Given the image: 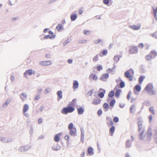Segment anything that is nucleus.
<instances>
[{"instance_id": "nucleus-1", "label": "nucleus", "mask_w": 157, "mask_h": 157, "mask_svg": "<svg viewBox=\"0 0 157 157\" xmlns=\"http://www.w3.org/2000/svg\"><path fill=\"white\" fill-rule=\"evenodd\" d=\"M134 74V70L132 68H130L124 72V76L126 78H128L130 81H132Z\"/></svg>"}, {"instance_id": "nucleus-2", "label": "nucleus", "mask_w": 157, "mask_h": 157, "mask_svg": "<svg viewBox=\"0 0 157 157\" xmlns=\"http://www.w3.org/2000/svg\"><path fill=\"white\" fill-rule=\"evenodd\" d=\"M153 86L152 83L148 84L145 88L144 90L147 91V92L151 95L155 94V91L153 90Z\"/></svg>"}, {"instance_id": "nucleus-3", "label": "nucleus", "mask_w": 157, "mask_h": 157, "mask_svg": "<svg viewBox=\"0 0 157 157\" xmlns=\"http://www.w3.org/2000/svg\"><path fill=\"white\" fill-rule=\"evenodd\" d=\"M138 52V48L136 46H133L131 48H129V52L130 54H136Z\"/></svg>"}, {"instance_id": "nucleus-4", "label": "nucleus", "mask_w": 157, "mask_h": 157, "mask_svg": "<svg viewBox=\"0 0 157 157\" xmlns=\"http://www.w3.org/2000/svg\"><path fill=\"white\" fill-rule=\"evenodd\" d=\"M99 91L100 92L99 93H98V96L101 98H103L105 95V94L106 92V90L105 89L102 88H100L99 89Z\"/></svg>"}, {"instance_id": "nucleus-5", "label": "nucleus", "mask_w": 157, "mask_h": 157, "mask_svg": "<svg viewBox=\"0 0 157 157\" xmlns=\"http://www.w3.org/2000/svg\"><path fill=\"white\" fill-rule=\"evenodd\" d=\"M31 147V146H28V145L21 146L20 147L19 149L21 152H25L30 149Z\"/></svg>"}, {"instance_id": "nucleus-6", "label": "nucleus", "mask_w": 157, "mask_h": 157, "mask_svg": "<svg viewBox=\"0 0 157 157\" xmlns=\"http://www.w3.org/2000/svg\"><path fill=\"white\" fill-rule=\"evenodd\" d=\"M109 75L108 73H105L102 74L99 78V79L102 81H106V79L109 77Z\"/></svg>"}, {"instance_id": "nucleus-7", "label": "nucleus", "mask_w": 157, "mask_h": 157, "mask_svg": "<svg viewBox=\"0 0 157 157\" xmlns=\"http://www.w3.org/2000/svg\"><path fill=\"white\" fill-rule=\"evenodd\" d=\"M94 154V149L91 147H88L87 149L86 155L87 156H92Z\"/></svg>"}, {"instance_id": "nucleus-8", "label": "nucleus", "mask_w": 157, "mask_h": 157, "mask_svg": "<svg viewBox=\"0 0 157 157\" xmlns=\"http://www.w3.org/2000/svg\"><path fill=\"white\" fill-rule=\"evenodd\" d=\"M27 74L31 76L33 74V70L32 69H29L26 70L24 73V76L25 78H27Z\"/></svg>"}, {"instance_id": "nucleus-9", "label": "nucleus", "mask_w": 157, "mask_h": 157, "mask_svg": "<svg viewBox=\"0 0 157 157\" xmlns=\"http://www.w3.org/2000/svg\"><path fill=\"white\" fill-rule=\"evenodd\" d=\"M151 128H149L147 132V140L148 141H150L151 138L152 136V132L151 131Z\"/></svg>"}, {"instance_id": "nucleus-10", "label": "nucleus", "mask_w": 157, "mask_h": 157, "mask_svg": "<svg viewBox=\"0 0 157 157\" xmlns=\"http://www.w3.org/2000/svg\"><path fill=\"white\" fill-rule=\"evenodd\" d=\"M101 100L99 98H94L92 101L93 104L95 105H97L100 104L101 102Z\"/></svg>"}, {"instance_id": "nucleus-11", "label": "nucleus", "mask_w": 157, "mask_h": 157, "mask_svg": "<svg viewBox=\"0 0 157 157\" xmlns=\"http://www.w3.org/2000/svg\"><path fill=\"white\" fill-rule=\"evenodd\" d=\"M62 135V132H60L58 134H56L54 137V141L56 142H59L60 140V136Z\"/></svg>"}, {"instance_id": "nucleus-12", "label": "nucleus", "mask_w": 157, "mask_h": 157, "mask_svg": "<svg viewBox=\"0 0 157 157\" xmlns=\"http://www.w3.org/2000/svg\"><path fill=\"white\" fill-rule=\"evenodd\" d=\"M103 2L104 4L109 6H111L113 3L112 0H103Z\"/></svg>"}, {"instance_id": "nucleus-13", "label": "nucleus", "mask_w": 157, "mask_h": 157, "mask_svg": "<svg viewBox=\"0 0 157 157\" xmlns=\"http://www.w3.org/2000/svg\"><path fill=\"white\" fill-rule=\"evenodd\" d=\"M69 134L71 136H76V129L75 127L73 128V130H69Z\"/></svg>"}, {"instance_id": "nucleus-14", "label": "nucleus", "mask_w": 157, "mask_h": 157, "mask_svg": "<svg viewBox=\"0 0 157 157\" xmlns=\"http://www.w3.org/2000/svg\"><path fill=\"white\" fill-rule=\"evenodd\" d=\"M80 131L81 132V141L82 142V143L84 141V131L83 128H80Z\"/></svg>"}, {"instance_id": "nucleus-15", "label": "nucleus", "mask_w": 157, "mask_h": 157, "mask_svg": "<svg viewBox=\"0 0 157 157\" xmlns=\"http://www.w3.org/2000/svg\"><path fill=\"white\" fill-rule=\"evenodd\" d=\"M79 86V83L77 80H74L73 83V88L76 89H77Z\"/></svg>"}, {"instance_id": "nucleus-16", "label": "nucleus", "mask_w": 157, "mask_h": 157, "mask_svg": "<svg viewBox=\"0 0 157 157\" xmlns=\"http://www.w3.org/2000/svg\"><path fill=\"white\" fill-rule=\"evenodd\" d=\"M56 94L58 96L57 100L59 101L62 98V90H59L57 92Z\"/></svg>"}, {"instance_id": "nucleus-17", "label": "nucleus", "mask_w": 157, "mask_h": 157, "mask_svg": "<svg viewBox=\"0 0 157 157\" xmlns=\"http://www.w3.org/2000/svg\"><path fill=\"white\" fill-rule=\"evenodd\" d=\"M77 110L78 113L79 115L82 114L84 111V109L82 107H77Z\"/></svg>"}, {"instance_id": "nucleus-18", "label": "nucleus", "mask_w": 157, "mask_h": 157, "mask_svg": "<svg viewBox=\"0 0 157 157\" xmlns=\"http://www.w3.org/2000/svg\"><path fill=\"white\" fill-rule=\"evenodd\" d=\"M61 113L64 114H67L68 113L69 110L67 105V107L63 108L62 110H61Z\"/></svg>"}, {"instance_id": "nucleus-19", "label": "nucleus", "mask_w": 157, "mask_h": 157, "mask_svg": "<svg viewBox=\"0 0 157 157\" xmlns=\"http://www.w3.org/2000/svg\"><path fill=\"white\" fill-rule=\"evenodd\" d=\"M141 87L140 85H139V84H137L136 85L134 88V90L135 94H136L135 90H136L137 92H140L141 91Z\"/></svg>"}, {"instance_id": "nucleus-20", "label": "nucleus", "mask_w": 157, "mask_h": 157, "mask_svg": "<svg viewBox=\"0 0 157 157\" xmlns=\"http://www.w3.org/2000/svg\"><path fill=\"white\" fill-rule=\"evenodd\" d=\"M103 107L104 108V110L105 112L107 111L109 108L108 103L106 102H105L103 104Z\"/></svg>"}, {"instance_id": "nucleus-21", "label": "nucleus", "mask_w": 157, "mask_h": 157, "mask_svg": "<svg viewBox=\"0 0 157 157\" xmlns=\"http://www.w3.org/2000/svg\"><path fill=\"white\" fill-rule=\"evenodd\" d=\"M56 37V35H50L49 34H48L44 36V39H45V40L54 39Z\"/></svg>"}, {"instance_id": "nucleus-22", "label": "nucleus", "mask_w": 157, "mask_h": 157, "mask_svg": "<svg viewBox=\"0 0 157 157\" xmlns=\"http://www.w3.org/2000/svg\"><path fill=\"white\" fill-rule=\"evenodd\" d=\"M60 148L61 146L58 144H57L56 145H53L52 147V150L55 151H58L60 149Z\"/></svg>"}, {"instance_id": "nucleus-23", "label": "nucleus", "mask_w": 157, "mask_h": 157, "mask_svg": "<svg viewBox=\"0 0 157 157\" xmlns=\"http://www.w3.org/2000/svg\"><path fill=\"white\" fill-rule=\"evenodd\" d=\"M89 78H92L93 80L96 81L98 79V76L95 74L92 73L89 75Z\"/></svg>"}, {"instance_id": "nucleus-24", "label": "nucleus", "mask_w": 157, "mask_h": 157, "mask_svg": "<svg viewBox=\"0 0 157 157\" xmlns=\"http://www.w3.org/2000/svg\"><path fill=\"white\" fill-rule=\"evenodd\" d=\"M67 107L68 108L69 113H71L75 110V108L74 106H72L71 105L68 104Z\"/></svg>"}, {"instance_id": "nucleus-25", "label": "nucleus", "mask_w": 157, "mask_h": 157, "mask_svg": "<svg viewBox=\"0 0 157 157\" xmlns=\"http://www.w3.org/2000/svg\"><path fill=\"white\" fill-rule=\"evenodd\" d=\"M78 15L76 13H72L71 15V21H74L77 18Z\"/></svg>"}, {"instance_id": "nucleus-26", "label": "nucleus", "mask_w": 157, "mask_h": 157, "mask_svg": "<svg viewBox=\"0 0 157 157\" xmlns=\"http://www.w3.org/2000/svg\"><path fill=\"white\" fill-rule=\"evenodd\" d=\"M115 130V127L114 126H112L109 128V134L111 136H112Z\"/></svg>"}, {"instance_id": "nucleus-27", "label": "nucleus", "mask_w": 157, "mask_h": 157, "mask_svg": "<svg viewBox=\"0 0 157 157\" xmlns=\"http://www.w3.org/2000/svg\"><path fill=\"white\" fill-rule=\"evenodd\" d=\"M116 103V100L115 98H113V99L111 100L109 102V105L110 106V108L111 109L113 108Z\"/></svg>"}, {"instance_id": "nucleus-28", "label": "nucleus", "mask_w": 157, "mask_h": 157, "mask_svg": "<svg viewBox=\"0 0 157 157\" xmlns=\"http://www.w3.org/2000/svg\"><path fill=\"white\" fill-rule=\"evenodd\" d=\"M139 69L141 73H144L146 72V71L145 69V67L143 64L140 66Z\"/></svg>"}, {"instance_id": "nucleus-29", "label": "nucleus", "mask_w": 157, "mask_h": 157, "mask_svg": "<svg viewBox=\"0 0 157 157\" xmlns=\"http://www.w3.org/2000/svg\"><path fill=\"white\" fill-rule=\"evenodd\" d=\"M20 98L21 99L22 101H24L25 100L23 98L24 97V98L26 99L27 97V94L25 93H22V94H20Z\"/></svg>"}, {"instance_id": "nucleus-30", "label": "nucleus", "mask_w": 157, "mask_h": 157, "mask_svg": "<svg viewBox=\"0 0 157 157\" xmlns=\"http://www.w3.org/2000/svg\"><path fill=\"white\" fill-rule=\"evenodd\" d=\"M129 27L134 30H138L140 28V25L139 26L135 25H130Z\"/></svg>"}, {"instance_id": "nucleus-31", "label": "nucleus", "mask_w": 157, "mask_h": 157, "mask_svg": "<svg viewBox=\"0 0 157 157\" xmlns=\"http://www.w3.org/2000/svg\"><path fill=\"white\" fill-rule=\"evenodd\" d=\"M29 109V106L28 104H25L23 106V113H25L27 112Z\"/></svg>"}, {"instance_id": "nucleus-32", "label": "nucleus", "mask_w": 157, "mask_h": 157, "mask_svg": "<svg viewBox=\"0 0 157 157\" xmlns=\"http://www.w3.org/2000/svg\"><path fill=\"white\" fill-rule=\"evenodd\" d=\"M152 56V58L154 59L157 56V52L155 50L151 51L150 53Z\"/></svg>"}, {"instance_id": "nucleus-33", "label": "nucleus", "mask_w": 157, "mask_h": 157, "mask_svg": "<svg viewBox=\"0 0 157 157\" xmlns=\"http://www.w3.org/2000/svg\"><path fill=\"white\" fill-rule=\"evenodd\" d=\"M121 92V90L120 89H118L116 90L115 92V96L117 98L119 97Z\"/></svg>"}, {"instance_id": "nucleus-34", "label": "nucleus", "mask_w": 157, "mask_h": 157, "mask_svg": "<svg viewBox=\"0 0 157 157\" xmlns=\"http://www.w3.org/2000/svg\"><path fill=\"white\" fill-rule=\"evenodd\" d=\"M145 77L144 75H141L140 76L138 79L139 83L141 84L143 82L144 79Z\"/></svg>"}, {"instance_id": "nucleus-35", "label": "nucleus", "mask_w": 157, "mask_h": 157, "mask_svg": "<svg viewBox=\"0 0 157 157\" xmlns=\"http://www.w3.org/2000/svg\"><path fill=\"white\" fill-rule=\"evenodd\" d=\"M144 132V129L141 132H140V134L139 135V138L140 140H144V137H143V135Z\"/></svg>"}, {"instance_id": "nucleus-36", "label": "nucleus", "mask_w": 157, "mask_h": 157, "mask_svg": "<svg viewBox=\"0 0 157 157\" xmlns=\"http://www.w3.org/2000/svg\"><path fill=\"white\" fill-rule=\"evenodd\" d=\"M114 94V92L113 90H112L110 91L108 94V96L109 98H114L113 97Z\"/></svg>"}, {"instance_id": "nucleus-37", "label": "nucleus", "mask_w": 157, "mask_h": 157, "mask_svg": "<svg viewBox=\"0 0 157 157\" xmlns=\"http://www.w3.org/2000/svg\"><path fill=\"white\" fill-rule=\"evenodd\" d=\"M63 26L60 24H59L56 27V29L59 32L60 31L63 29Z\"/></svg>"}, {"instance_id": "nucleus-38", "label": "nucleus", "mask_w": 157, "mask_h": 157, "mask_svg": "<svg viewBox=\"0 0 157 157\" xmlns=\"http://www.w3.org/2000/svg\"><path fill=\"white\" fill-rule=\"evenodd\" d=\"M142 122H137V123L138 125V131L140 132L141 129L142 128Z\"/></svg>"}, {"instance_id": "nucleus-39", "label": "nucleus", "mask_w": 157, "mask_h": 157, "mask_svg": "<svg viewBox=\"0 0 157 157\" xmlns=\"http://www.w3.org/2000/svg\"><path fill=\"white\" fill-rule=\"evenodd\" d=\"M76 101V99L75 98H74L73 99L72 101L70 102L68 104L71 105L72 106H74Z\"/></svg>"}, {"instance_id": "nucleus-40", "label": "nucleus", "mask_w": 157, "mask_h": 157, "mask_svg": "<svg viewBox=\"0 0 157 157\" xmlns=\"http://www.w3.org/2000/svg\"><path fill=\"white\" fill-rule=\"evenodd\" d=\"M146 59L148 61H150L152 58V56L150 54H148L146 55L145 56Z\"/></svg>"}, {"instance_id": "nucleus-41", "label": "nucleus", "mask_w": 157, "mask_h": 157, "mask_svg": "<svg viewBox=\"0 0 157 157\" xmlns=\"http://www.w3.org/2000/svg\"><path fill=\"white\" fill-rule=\"evenodd\" d=\"M120 88H123L125 86V83L121 79V81L119 83Z\"/></svg>"}, {"instance_id": "nucleus-42", "label": "nucleus", "mask_w": 157, "mask_h": 157, "mask_svg": "<svg viewBox=\"0 0 157 157\" xmlns=\"http://www.w3.org/2000/svg\"><path fill=\"white\" fill-rule=\"evenodd\" d=\"M106 71L107 72V73L108 74L109 73L112 75H113L114 74V71L112 68H109L106 70Z\"/></svg>"}, {"instance_id": "nucleus-43", "label": "nucleus", "mask_w": 157, "mask_h": 157, "mask_svg": "<svg viewBox=\"0 0 157 157\" xmlns=\"http://www.w3.org/2000/svg\"><path fill=\"white\" fill-rule=\"evenodd\" d=\"M108 53V51L106 49H104L102 51V55L104 56H106ZM99 56H102V55L101 53H100L99 54Z\"/></svg>"}, {"instance_id": "nucleus-44", "label": "nucleus", "mask_w": 157, "mask_h": 157, "mask_svg": "<svg viewBox=\"0 0 157 157\" xmlns=\"http://www.w3.org/2000/svg\"><path fill=\"white\" fill-rule=\"evenodd\" d=\"M126 147H130L131 146V143L130 140H128L126 143Z\"/></svg>"}, {"instance_id": "nucleus-45", "label": "nucleus", "mask_w": 157, "mask_h": 157, "mask_svg": "<svg viewBox=\"0 0 157 157\" xmlns=\"http://www.w3.org/2000/svg\"><path fill=\"white\" fill-rule=\"evenodd\" d=\"M71 41V38H68L63 43V46H65L67 44L70 42Z\"/></svg>"}, {"instance_id": "nucleus-46", "label": "nucleus", "mask_w": 157, "mask_h": 157, "mask_svg": "<svg viewBox=\"0 0 157 157\" xmlns=\"http://www.w3.org/2000/svg\"><path fill=\"white\" fill-rule=\"evenodd\" d=\"M74 125L72 123H69L68 126V128L69 130L72 129L74 128Z\"/></svg>"}, {"instance_id": "nucleus-47", "label": "nucleus", "mask_w": 157, "mask_h": 157, "mask_svg": "<svg viewBox=\"0 0 157 157\" xmlns=\"http://www.w3.org/2000/svg\"><path fill=\"white\" fill-rule=\"evenodd\" d=\"M11 100H9L8 99L7 100H6V101H5V103H4L3 105V106L4 107L6 105V107L7 105L10 103V102H11Z\"/></svg>"}, {"instance_id": "nucleus-48", "label": "nucleus", "mask_w": 157, "mask_h": 157, "mask_svg": "<svg viewBox=\"0 0 157 157\" xmlns=\"http://www.w3.org/2000/svg\"><path fill=\"white\" fill-rule=\"evenodd\" d=\"M97 71H100L103 69V67L101 65H98L97 67Z\"/></svg>"}, {"instance_id": "nucleus-49", "label": "nucleus", "mask_w": 157, "mask_h": 157, "mask_svg": "<svg viewBox=\"0 0 157 157\" xmlns=\"http://www.w3.org/2000/svg\"><path fill=\"white\" fill-rule=\"evenodd\" d=\"M113 60L115 61L117 63L118 61L120 60L118 56L117 55H115L114 56Z\"/></svg>"}, {"instance_id": "nucleus-50", "label": "nucleus", "mask_w": 157, "mask_h": 157, "mask_svg": "<svg viewBox=\"0 0 157 157\" xmlns=\"http://www.w3.org/2000/svg\"><path fill=\"white\" fill-rule=\"evenodd\" d=\"M151 36L155 39H157V31L151 34Z\"/></svg>"}, {"instance_id": "nucleus-51", "label": "nucleus", "mask_w": 157, "mask_h": 157, "mask_svg": "<svg viewBox=\"0 0 157 157\" xmlns=\"http://www.w3.org/2000/svg\"><path fill=\"white\" fill-rule=\"evenodd\" d=\"M97 115L98 117H100L102 113V111L101 109H100L98 110L97 111Z\"/></svg>"}, {"instance_id": "nucleus-52", "label": "nucleus", "mask_w": 157, "mask_h": 157, "mask_svg": "<svg viewBox=\"0 0 157 157\" xmlns=\"http://www.w3.org/2000/svg\"><path fill=\"white\" fill-rule=\"evenodd\" d=\"M94 91V89H93L91 90L87 93V95L89 96H91Z\"/></svg>"}, {"instance_id": "nucleus-53", "label": "nucleus", "mask_w": 157, "mask_h": 157, "mask_svg": "<svg viewBox=\"0 0 157 157\" xmlns=\"http://www.w3.org/2000/svg\"><path fill=\"white\" fill-rule=\"evenodd\" d=\"M149 110L150 113H151L152 114H155V112L153 109V107H150L149 109Z\"/></svg>"}, {"instance_id": "nucleus-54", "label": "nucleus", "mask_w": 157, "mask_h": 157, "mask_svg": "<svg viewBox=\"0 0 157 157\" xmlns=\"http://www.w3.org/2000/svg\"><path fill=\"white\" fill-rule=\"evenodd\" d=\"M113 121L116 123H117L119 121V118L116 116L114 117L113 118Z\"/></svg>"}, {"instance_id": "nucleus-55", "label": "nucleus", "mask_w": 157, "mask_h": 157, "mask_svg": "<svg viewBox=\"0 0 157 157\" xmlns=\"http://www.w3.org/2000/svg\"><path fill=\"white\" fill-rule=\"evenodd\" d=\"M98 54L96 55L95 56H94L93 58V60L94 62H96L98 60Z\"/></svg>"}, {"instance_id": "nucleus-56", "label": "nucleus", "mask_w": 157, "mask_h": 157, "mask_svg": "<svg viewBox=\"0 0 157 157\" xmlns=\"http://www.w3.org/2000/svg\"><path fill=\"white\" fill-rule=\"evenodd\" d=\"M103 40L101 39H98L94 41L95 44L100 43L102 42Z\"/></svg>"}, {"instance_id": "nucleus-57", "label": "nucleus", "mask_w": 157, "mask_h": 157, "mask_svg": "<svg viewBox=\"0 0 157 157\" xmlns=\"http://www.w3.org/2000/svg\"><path fill=\"white\" fill-rule=\"evenodd\" d=\"M39 64H40L41 65L44 66H46V63H45V61H40L39 62Z\"/></svg>"}, {"instance_id": "nucleus-58", "label": "nucleus", "mask_w": 157, "mask_h": 157, "mask_svg": "<svg viewBox=\"0 0 157 157\" xmlns=\"http://www.w3.org/2000/svg\"><path fill=\"white\" fill-rule=\"evenodd\" d=\"M135 107V106L134 105H132L130 108V113H133L132 110L133 108Z\"/></svg>"}, {"instance_id": "nucleus-59", "label": "nucleus", "mask_w": 157, "mask_h": 157, "mask_svg": "<svg viewBox=\"0 0 157 157\" xmlns=\"http://www.w3.org/2000/svg\"><path fill=\"white\" fill-rule=\"evenodd\" d=\"M90 31L86 30H83V33L85 35H87L89 34L90 33Z\"/></svg>"}, {"instance_id": "nucleus-60", "label": "nucleus", "mask_w": 157, "mask_h": 157, "mask_svg": "<svg viewBox=\"0 0 157 157\" xmlns=\"http://www.w3.org/2000/svg\"><path fill=\"white\" fill-rule=\"evenodd\" d=\"M33 132V127L31 126L30 127V129L29 131V133L31 135H32Z\"/></svg>"}, {"instance_id": "nucleus-61", "label": "nucleus", "mask_w": 157, "mask_h": 157, "mask_svg": "<svg viewBox=\"0 0 157 157\" xmlns=\"http://www.w3.org/2000/svg\"><path fill=\"white\" fill-rule=\"evenodd\" d=\"M65 139L67 141H69L70 139V137L68 135H66L64 137Z\"/></svg>"}, {"instance_id": "nucleus-62", "label": "nucleus", "mask_w": 157, "mask_h": 157, "mask_svg": "<svg viewBox=\"0 0 157 157\" xmlns=\"http://www.w3.org/2000/svg\"><path fill=\"white\" fill-rule=\"evenodd\" d=\"M46 66L50 65L51 64L52 62L51 61H45Z\"/></svg>"}, {"instance_id": "nucleus-63", "label": "nucleus", "mask_w": 157, "mask_h": 157, "mask_svg": "<svg viewBox=\"0 0 157 157\" xmlns=\"http://www.w3.org/2000/svg\"><path fill=\"white\" fill-rule=\"evenodd\" d=\"M137 120L138 121V122H143V120L141 117H138L137 119Z\"/></svg>"}, {"instance_id": "nucleus-64", "label": "nucleus", "mask_w": 157, "mask_h": 157, "mask_svg": "<svg viewBox=\"0 0 157 157\" xmlns=\"http://www.w3.org/2000/svg\"><path fill=\"white\" fill-rule=\"evenodd\" d=\"M154 140L155 142L157 144V133L154 135Z\"/></svg>"}]
</instances>
